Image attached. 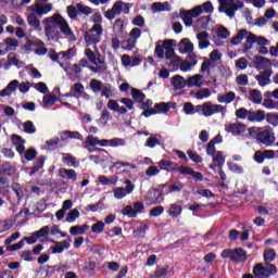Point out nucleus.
<instances>
[{
  "label": "nucleus",
  "mask_w": 278,
  "mask_h": 278,
  "mask_svg": "<svg viewBox=\"0 0 278 278\" xmlns=\"http://www.w3.org/2000/svg\"><path fill=\"white\" fill-rule=\"evenodd\" d=\"M49 0H36V3L28 7L27 23L35 29H40V20L45 14H49L53 10V4L47 3Z\"/></svg>",
  "instance_id": "1"
},
{
  "label": "nucleus",
  "mask_w": 278,
  "mask_h": 278,
  "mask_svg": "<svg viewBox=\"0 0 278 278\" xmlns=\"http://www.w3.org/2000/svg\"><path fill=\"white\" fill-rule=\"evenodd\" d=\"M197 112H201L202 116L206 117L214 116V114H222V118H225V115L227 114V106L214 104L208 101L198 105Z\"/></svg>",
  "instance_id": "2"
},
{
  "label": "nucleus",
  "mask_w": 278,
  "mask_h": 278,
  "mask_svg": "<svg viewBox=\"0 0 278 278\" xmlns=\"http://www.w3.org/2000/svg\"><path fill=\"white\" fill-rule=\"evenodd\" d=\"M45 23V34L48 40H60V38H62V34L60 33V25H58V13L53 16L47 17Z\"/></svg>",
  "instance_id": "3"
},
{
  "label": "nucleus",
  "mask_w": 278,
  "mask_h": 278,
  "mask_svg": "<svg viewBox=\"0 0 278 278\" xmlns=\"http://www.w3.org/2000/svg\"><path fill=\"white\" fill-rule=\"evenodd\" d=\"M218 12H225L229 18H233V16H236V12L244 8V1L242 0H218Z\"/></svg>",
  "instance_id": "4"
},
{
  "label": "nucleus",
  "mask_w": 278,
  "mask_h": 278,
  "mask_svg": "<svg viewBox=\"0 0 278 278\" xmlns=\"http://www.w3.org/2000/svg\"><path fill=\"white\" fill-rule=\"evenodd\" d=\"M129 10H131V4L118 0L114 2L112 9L104 12V16L108 21H114L119 14H129Z\"/></svg>",
  "instance_id": "5"
},
{
  "label": "nucleus",
  "mask_w": 278,
  "mask_h": 278,
  "mask_svg": "<svg viewBox=\"0 0 278 278\" xmlns=\"http://www.w3.org/2000/svg\"><path fill=\"white\" fill-rule=\"evenodd\" d=\"M252 273L254 278H269L271 275H277V266L268 263H257L254 265Z\"/></svg>",
  "instance_id": "6"
},
{
  "label": "nucleus",
  "mask_w": 278,
  "mask_h": 278,
  "mask_svg": "<svg viewBox=\"0 0 278 278\" xmlns=\"http://www.w3.org/2000/svg\"><path fill=\"white\" fill-rule=\"evenodd\" d=\"M119 103H123L125 106H121L116 100L111 99L108 101L106 108L117 114H127V110H134V100L129 98H122Z\"/></svg>",
  "instance_id": "7"
},
{
  "label": "nucleus",
  "mask_w": 278,
  "mask_h": 278,
  "mask_svg": "<svg viewBox=\"0 0 278 278\" xmlns=\"http://www.w3.org/2000/svg\"><path fill=\"white\" fill-rule=\"evenodd\" d=\"M101 36H103V26L100 24H96L89 30L85 31L84 39L87 47L99 45L101 42Z\"/></svg>",
  "instance_id": "8"
},
{
  "label": "nucleus",
  "mask_w": 278,
  "mask_h": 278,
  "mask_svg": "<svg viewBox=\"0 0 278 278\" xmlns=\"http://www.w3.org/2000/svg\"><path fill=\"white\" fill-rule=\"evenodd\" d=\"M223 260H231L232 262H236L237 264H240L241 262H247V252L239 248L235 250L226 249L222 252Z\"/></svg>",
  "instance_id": "9"
},
{
  "label": "nucleus",
  "mask_w": 278,
  "mask_h": 278,
  "mask_svg": "<svg viewBox=\"0 0 278 278\" xmlns=\"http://www.w3.org/2000/svg\"><path fill=\"white\" fill-rule=\"evenodd\" d=\"M255 42L261 47H266L267 45H270V41H268L266 37L256 36L255 34L250 33L243 46V53H247V51H250V49H253V45H255Z\"/></svg>",
  "instance_id": "10"
},
{
  "label": "nucleus",
  "mask_w": 278,
  "mask_h": 278,
  "mask_svg": "<svg viewBox=\"0 0 278 278\" xmlns=\"http://www.w3.org/2000/svg\"><path fill=\"white\" fill-rule=\"evenodd\" d=\"M56 25H59V30L67 40L75 41V33H73V29H71V26L68 25V22H66L65 18L62 17V15L56 13Z\"/></svg>",
  "instance_id": "11"
},
{
  "label": "nucleus",
  "mask_w": 278,
  "mask_h": 278,
  "mask_svg": "<svg viewBox=\"0 0 278 278\" xmlns=\"http://www.w3.org/2000/svg\"><path fill=\"white\" fill-rule=\"evenodd\" d=\"M180 14L182 16V21L186 27H192V25L194 24L193 18L201 16V7H194L193 9L188 11H181Z\"/></svg>",
  "instance_id": "12"
},
{
  "label": "nucleus",
  "mask_w": 278,
  "mask_h": 278,
  "mask_svg": "<svg viewBox=\"0 0 278 278\" xmlns=\"http://www.w3.org/2000/svg\"><path fill=\"white\" fill-rule=\"evenodd\" d=\"M275 140V132L270 129L260 130L256 135V141L265 147H271Z\"/></svg>",
  "instance_id": "13"
},
{
  "label": "nucleus",
  "mask_w": 278,
  "mask_h": 278,
  "mask_svg": "<svg viewBox=\"0 0 278 278\" xmlns=\"http://www.w3.org/2000/svg\"><path fill=\"white\" fill-rule=\"evenodd\" d=\"M178 49H179V53H181L182 55H189V58H197V55H194V43H192V41H190V39L188 38H184L180 40L179 45H178Z\"/></svg>",
  "instance_id": "14"
},
{
  "label": "nucleus",
  "mask_w": 278,
  "mask_h": 278,
  "mask_svg": "<svg viewBox=\"0 0 278 278\" xmlns=\"http://www.w3.org/2000/svg\"><path fill=\"white\" fill-rule=\"evenodd\" d=\"M147 205H157L160 203H164V193L157 191V189L152 188L148 191V195L146 197Z\"/></svg>",
  "instance_id": "15"
},
{
  "label": "nucleus",
  "mask_w": 278,
  "mask_h": 278,
  "mask_svg": "<svg viewBox=\"0 0 278 278\" xmlns=\"http://www.w3.org/2000/svg\"><path fill=\"white\" fill-rule=\"evenodd\" d=\"M223 58V54L218 50H213L210 53V59H205L204 62L201 65L200 73H205L206 71H210L212 68V64L214 62H218Z\"/></svg>",
  "instance_id": "16"
},
{
  "label": "nucleus",
  "mask_w": 278,
  "mask_h": 278,
  "mask_svg": "<svg viewBox=\"0 0 278 278\" xmlns=\"http://www.w3.org/2000/svg\"><path fill=\"white\" fill-rule=\"evenodd\" d=\"M126 187H117L113 189V194L115 199H125L127 194H131L134 192L135 186L131 184V180L127 179L125 180Z\"/></svg>",
  "instance_id": "17"
},
{
  "label": "nucleus",
  "mask_w": 278,
  "mask_h": 278,
  "mask_svg": "<svg viewBox=\"0 0 278 278\" xmlns=\"http://www.w3.org/2000/svg\"><path fill=\"white\" fill-rule=\"evenodd\" d=\"M225 131L232 136H242L247 131V126L242 123H228L225 125Z\"/></svg>",
  "instance_id": "18"
},
{
  "label": "nucleus",
  "mask_w": 278,
  "mask_h": 278,
  "mask_svg": "<svg viewBox=\"0 0 278 278\" xmlns=\"http://www.w3.org/2000/svg\"><path fill=\"white\" fill-rule=\"evenodd\" d=\"M271 76H273V70H265L260 72V74L255 76V79L258 83V86H261L262 88H266V86H270Z\"/></svg>",
  "instance_id": "19"
},
{
  "label": "nucleus",
  "mask_w": 278,
  "mask_h": 278,
  "mask_svg": "<svg viewBox=\"0 0 278 278\" xmlns=\"http://www.w3.org/2000/svg\"><path fill=\"white\" fill-rule=\"evenodd\" d=\"M275 157V151L274 150H258L254 153L253 160L256 161L257 164H264V161L267 160H274Z\"/></svg>",
  "instance_id": "20"
},
{
  "label": "nucleus",
  "mask_w": 278,
  "mask_h": 278,
  "mask_svg": "<svg viewBox=\"0 0 278 278\" xmlns=\"http://www.w3.org/2000/svg\"><path fill=\"white\" fill-rule=\"evenodd\" d=\"M177 104L174 102H160L154 105L155 114H168V110H175Z\"/></svg>",
  "instance_id": "21"
},
{
  "label": "nucleus",
  "mask_w": 278,
  "mask_h": 278,
  "mask_svg": "<svg viewBox=\"0 0 278 278\" xmlns=\"http://www.w3.org/2000/svg\"><path fill=\"white\" fill-rule=\"evenodd\" d=\"M273 66V62L266 56H258L255 62L256 71H273L270 68Z\"/></svg>",
  "instance_id": "22"
},
{
  "label": "nucleus",
  "mask_w": 278,
  "mask_h": 278,
  "mask_svg": "<svg viewBox=\"0 0 278 278\" xmlns=\"http://www.w3.org/2000/svg\"><path fill=\"white\" fill-rule=\"evenodd\" d=\"M204 84L205 81L203 80V75L201 74H195L187 79L188 88H201V86H203Z\"/></svg>",
  "instance_id": "23"
},
{
  "label": "nucleus",
  "mask_w": 278,
  "mask_h": 278,
  "mask_svg": "<svg viewBox=\"0 0 278 278\" xmlns=\"http://www.w3.org/2000/svg\"><path fill=\"white\" fill-rule=\"evenodd\" d=\"M170 84H172L174 90H181V89L186 88V86L188 87V80H186V78H184V76H181V75L173 76Z\"/></svg>",
  "instance_id": "24"
},
{
  "label": "nucleus",
  "mask_w": 278,
  "mask_h": 278,
  "mask_svg": "<svg viewBox=\"0 0 278 278\" xmlns=\"http://www.w3.org/2000/svg\"><path fill=\"white\" fill-rule=\"evenodd\" d=\"M11 141L16 147L15 149L17 153H20V155H23V153H25V139H23V137L18 135H12Z\"/></svg>",
  "instance_id": "25"
},
{
  "label": "nucleus",
  "mask_w": 278,
  "mask_h": 278,
  "mask_svg": "<svg viewBox=\"0 0 278 278\" xmlns=\"http://www.w3.org/2000/svg\"><path fill=\"white\" fill-rule=\"evenodd\" d=\"M197 39L199 42V49H207V47H210V33L205 30L198 33Z\"/></svg>",
  "instance_id": "26"
},
{
  "label": "nucleus",
  "mask_w": 278,
  "mask_h": 278,
  "mask_svg": "<svg viewBox=\"0 0 278 278\" xmlns=\"http://www.w3.org/2000/svg\"><path fill=\"white\" fill-rule=\"evenodd\" d=\"M16 88H18V80H11L7 87L0 91V97H12V93L16 92Z\"/></svg>",
  "instance_id": "27"
},
{
  "label": "nucleus",
  "mask_w": 278,
  "mask_h": 278,
  "mask_svg": "<svg viewBox=\"0 0 278 278\" xmlns=\"http://www.w3.org/2000/svg\"><path fill=\"white\" fill-rule=\"evenodd\" d=\"M59 136L62 140V142L68 140L71 138L72 140H81L83 136L79 134V131H71V130H63L59 132Z\"/></svg>",
  "instance_id": "28"
},
{
  "label": "nucleus",
  "mask_w": 278,
  "mask_h": 278,
  "mask_svg": "<svg viewBox=\"0 0 278 278\" xmlns=\"http://www.w3.org/2000/svg\"><path fill=\"white\" fill-rule=\"evenodd\" d=\"M249 121L250 123H262V121H266V112L262 110L250 111Z\"/></svg>",
  "instance_id": "29"
},
{
  "label": "nucleus",
  "mask_w": 278,
  "mask_h": 278,
  "mask_svg": "<svg viewBox=\"0 0 278 278\" xmlns=\"http://www.w3.org/2000/svg\"><path fill=\"white\" fill-rule=\"evenodd\" d=\"M59 175L62 179H68L71 181H77V172L75 169L60 168Z\"/></svg>",
  "instance_id": "30"
},
{
  "label": "nucleus",
  "mask_w": 278,
  "mask_h": 278,
  "mask_svg": "<svg viewBox=\"0 0 278 278\" xmlns=\"http://www.w3.org/2000/svg\"><path fill=\"white\" fill-rule=\"evenodd\" d=\"M86 91V87L81 83H75L71 87V97H75L76 99H80L81 94Z\"/></svg>",
  "instance_id": "31"
},
{
  "label": "nucleus",
  "mask_w": 278,
  "mask_h": 278,
  "mask_svg": "<svg viewBox=\"0 0 278 278\" xmlns=\"http://www.w3.org/2000/svg\"><path fill=\"white\" fill-rule=\"evenodd\" d=\"M217 101L218 103H226V105L233 103V101H236V92L228 91L226 93L219 94L217 97Z\"/></svg>",
  "instance_id": "32"
},
{
  "label": "nucleus",
  "mask_w": 278,
  "mask_h": 278,
  "mask_svg": "<svg viewBox=\"0 0 278 278\" xmlns=\"http://www.w3.org/2000/svg\"><path fill=\"white\" fill-rule=\"evenodd\" d=\"M88 229H90V226H88V224H84L81 226H73L70 228V233L71 236H84V233H86Z\"/></svg>",
  "instance_id": "33"
},
{
  "label": "nucleus",
  "mask_w": 278,
  "mask_h": 278,
  "mask_svg": "<svg viewBox=\"0 0 278 278\" xmlns=\"http://www.w3.org/2000/svg\"><path fill=\"white\" fill-rule=\"evenodd\" d=\"M75 55H76L75 48H70L66 51L59 52V60H61L62 62H66L68 60H73Z\"/></svg>",
  "instance_id": "34"
},
{
  "label": "nucleus",
  "mask_w": 278,
  "mask_h": 278,
  "mask_svg": "<svg viewBox=\"0 0 278 278\" xmlns=\"http://www.w3.org/2000/svg\"><path fill=\"white\" fill-rule=\"evenodd\" d=\"M8 62L9 64L16 66L17 68H23V66L25 65L23 61L18 60V55L14 52H10L8 54Z\"/></svg>",
  "instance_id": "35"
},
{
  "label": "nucleus",
  "mask_w": 278,
  "mask_h": 278,
  "mask_svg": "<svg viewBox=\"0 0 278 278\" xmlns=\"http://www.w3.org/2000/svg\"><path fill=\"white\" fill-rule=\"evenodd\" d=\"M62 162L73 168H77V166H79V162L75 156H73V154H63Z\"/></svg>",
  "instance_id": "36"
},
{
  "label": "nucleus",
  "mask_w": 278,
  "mask_h": 278,
  "mask_svg": "<svg viewBox=\"0 0 278 278\" xmlns=\"http://www.w3.org/2000/svg\"><path fill=\"white\" fill-rule=\"evenodd\" d=\"M249 33L247 29H240L238 34L231 39L232 45H240L244 38H249Z\"/></svg>",
  "instance_id": "37"
},
{
  "label": "nucleus",
  "mask_w": 278,
  "mask_h": 278,
  "mask_svg": "<svg viewBox=\"0 0 278 278\" xmlns=\"http://www.w3.org/2000/svg\"><path fill=\"white\" fill-rule=\"evenodd\" d=\"M115 90L116 89H114V86L106 83L102 85L101 94L102 97H105V99H110L111 97H114Z\"/></svg>",
  "instance_id": "38"
},
{
  "label": "nucleus",
  "mask_w": 278,
  "mask_h": 278,
  "mask_svg": "<svg viewBox=\"0 0 278 278\" xmlns=\"http://www.w3.org/2000/svg\"><path fill=\"white\" fill-rule=\"evenodd\" d=\"M103 81L99 80V79H91L89 83V88L92 92H94V94L101 92V90H103Z\"/></svg>",
  "instance_id": "39"
},
{
  "label": "nucleus",
  "mask_w": 278,
  "mask_h": 278,
  "mask_svg": "<svg viewBox=\"0 0 278 278\" xmlns=\"http://www.w3.org/2000/svg\"><path fill=\"white\" fill-rule=\"evenodd\" d=\"M161 138L162 136L160 135H150V137L146 141V147H148L149 149H155V147L160 144Z\"/></svg>",
  "instance_id": "40"
},
{
  "label": "nucleus",
  "mask_w": 278,
  "mask_h": 278,
  "mask_svg": "<svg viewBox=\"0 0 278 278\" xmlns=\"http://www.w3.org/2000/svg\"><path fill=\"white\" fill-rule=\"evenodd\" d=\"M181 212H184V208L179 204H170L168 214L172 218H177L181 216Z\"/></svg>",
  "instance_id": "41"
},
{
  "label": "nucleus",
  "mask_w": 278,
  "mask_h": 278,
  "mask_svg": "<svg viewBox=\"0 0 278 278\" xmlns=\"http://www.w3.org/2000/svg\"><path fill=\"white\" fill-rule=\"evenodd\" d=\"M162 170H177V163L173 161L163 160L159 163Z\"/></svg>",
  "instance_id": "42"
},
{
  "label": "nucleus",
  "mask_w": 278,
  "mask_h": 278,
  "mask_svg": "<svg viewBox=\"0 0 278 278\" xmlns=\"http://www.w3.org/2000/svg\"><path fill=\"white\" fill-rule=\"evenodd\" d=\"M4 43L7 45V51L9 53V51H16V49L18 48V40L9 37L4 39Z\"/></svg>",
  "instance_id": "43"
},
{
  "label": "nucleus",
  "mask_w": 278,
  "mask_h": 278,
  "mask_svg": "<svg viewBox=\"0 0 278 278\" xmlns=\"http://www.w3.org/2000/svg\"><path fill=\"white\" fill-rule=\"evenodd\" d=\"M125 29V22L122 18H117L113 24V30L115 36H121Z\"/></svg>",
  "instance_id": "44"
},
{
  "label": "nucleus",
  "mask_w": 278,
  "mask_h": 278,
  "mask_svg": "<svg viewBox=\"0 0 278 278\" xmlns=\"http://www.w3.org/2000/svg\"><path fill=\"white\" fill-rule=\"evenodd\" d=\"M195 8H201V14L214 13V4H212V1H206L201 5H197Z\"/></svg>",
  "instance_id": "45"
},
{
  "label": "nucleus",
  "mask_w": 278,
  "mask_h": 278,
  "mask_svg": "<svg viewBox=\"0 0 278 278\" xmlns=\"http://www.w3.org/2000/svg\"><path fill=\"white\" fill-rule=\"evenodd\" d=\"M250 101H252V103H256V104L262 103V91H260L257 89H252L250 91Z\"/></svg>",
  "instance_id": "46"
},
{
  "label": "nucleus",
  "mask_w": 278,
  "mask_h": 278,
  "mask_svg": "<svg viewBox=\"0 0 278 278\" xmlns=\"http://www.w3.org/2000/svg\"><path fill=\"white\" fill-rule=\"evenodd\" d=\"M191 60V63L188 61H182L180 63V71L188 72L192 68V66H197V58H189Z\"/></svg>",
  "instance_id": "47"
},
{
  "label": "nucleus",
  "mask_w": 278,
  "mask_h": 278,
  "mask_svg": "<svg viewBox=\"0 0 278 278\" xmlns=\"http://www.w3.org/2000/svg\"><path fill=\"white\" fill-rule=\"evenodd\" d=\"M43 108H51L52 105H55V102L58 101V97L53 94H46L43 96Z\"/></svg>",
  "instance_id": "48"
},
{
  "label": "nucleus",
  "mask_w": 278,
  "mask_h": 278,
  "mask_svg": "<svg viewBox=\"0 0 278 278\" xmlns=\"http://www.w3.org/2000/svg\"><path fill=\"white\" fill-rule=\"evenodd\" d=\"M275 257H277V253L273 249H267L264 252L265 264H270V262H275Z\"/></svg>",
  "instance_id": "49"
},
{
  "label": "nucleus",
  "mask_w": 278,
  "mask_h": 278,
  "mask_svg": "<svg viewBox=\"0 0 278 278\" xmlns=\"http://www.w3.org/2000/svg\"><path fill=\"white\" fill-rule=\"evenodd\" d=\"M131 97L134 100L137 101V103H142V101H144V99H147V96H144V93L142 91H140L139 89H131Z\"/></svg>",
  "instance_id": "50"
},
{
  "label": "nucleus",
  "mask_w": 278,
  "mask_h": 278,
  "mask_svg": "<svg viewBox=\"0 0 278 278\" xmlns=\"http://www.w3.org/2000/svg\"><path fill=\"white\" fill-rule=\"evenodd\" d=\"M45 156H39L37 160V163L33 166L31 170H30V176L31 175H36V173H38V170H41V168L45 167Z\"/></svg>",
  "instance_id": "51"
},
{
  "label": "nucleus",
  "mask_w": 278,
  "mask_h": 278,
  "mask_svg": "<svg viewBox=\"0 0 278 278\" xmlns=\"http://www.w3.org/2000/svg\"><path fill=\"white\" fill-rule=\"evenodd\" d=\"M165 58L166 60H170L172 62H174V64H179V62H181V59L175 55V50L173 48L169 50H165Z\"/></svg>",
  "instance_id": "52"
},
{
  "label": "nucleus",
  "mask_w": 278,
  "mask_h": 278,
  "mask_svg": "<svg viewBox=\"0 0 278 278\" xmlns=\"http://www.w3.org/2000/svg\"><path fill=\"white\" fill-rule=\"evenodd\" d=\"M79 216H80L79 210L73 208L71 212L67 213L65 220L67 223H75V220H77Z\"/></svg>",
  "instance_id": "53"
},
{
  "label": "nucleus",
  "mask_w": 278,
  "mask_h": 278,
  "mask_svg": "<svg viewBox=\"0 0 278 278\" xmlns=\"http://www.w3.org/2000/svg\"><path fill=\"white\" fill-rule=\"evenodd\" d=\"M250 115H251V111L247 110L245 108H241L236 111V117L241 121H244L247 118L249 121Z\"/></svg>",
  "instance_id": "54"
},
{
  "label": "nucleus",
  "mask_w": 278,
  "mask_h": 278,
  "mask_svg": "<svg viewBox=\"0 0 278 278\" xmlns=\"http://www.w3.org/2000/svg\"><path fill=\"white\" fill-rule=\"evenodd\" d=\"M76 8L78 10V15L85 14V16H90L92 14V8L86 7L81 3H77Z\"/></svg>",
  "instance_id": "55"
},
{
  "label": "nucleus",
  "mask_w": 278,
  "mask_h": 278,
  "mask_svg": "<svg viewBox=\"0 0 278 278\" xmlns=\"http://www.w3.org/2000/svg\"><path fill=\"white\" fill-rule=\"evenodd\" d=\"M213 162L215 166H218L219 168L225 166V156H223V152H217L216 155L213 154Z\"/></svg>",
  "instance_id": "56"
},
{
  "label": "nucleus",
  "mask_w": 278,
  "mask_h": 278,
  "mask_svg": "<svg viewBox=\"0 0 278 278\" xmlns=\"http://www.w3.org/2000/svg\"><path fill=\"white\" fill-rule=\"evenodd\" d=\"M138 41L131 39L130 37L129 39L122 41V48L125 49V51H131V49H134Z\"/></svg>",
  "instance_id": "57"
},
{
  "label": "nucleus",
  "mask_w": 278,
  "mask_h": 278,
  "mask_svg": "<svg viewBox=\"0 0 278 278\" xmlns=\"http://www.w3.org/2000/svg\"><path fill=\"white\" fill-rule=\"evenodd\" d=\"M30 88H31V83H29V81L20 83L18 81L17 89L20 92H22V94H27V92H29Z\"/></svg>",
  "instance_id": "58"
},
{
  "label": "nucleus",
  "mask_w": 278,
  "mask_h": 278,
  "mask_svg": "<svg viewBox=\"0 0 278 278\" xmlns=\"http://www.w3.org/2000/svg\"><path fill=\"white\" fill-rule=\"evenodd\" d=\"M85 55L87 60L91 62V64H94L97 66V54H94V52L90 48L85 49Z\"/></svg>",
  "instance_id": "59"
},
{
  "label": "nucleus",
  "mask_w": 278,
  "mask_h": 278,
  "mask_svg": "<svg viewBox=\"0 0 278 278\" xmlns=\"http://www.w3.org/2000/svg\"><path fill=\"white\" fill-rule=\"evenodd\" d=\"M168 265H165L164 267H156L155 269V277L156 278H162L166 277L168 275Z\"/></svg>",
  "instance_id": "60"
},
{
  "label": "nucleus",
  "mask_w": 278,
  "mask_h": 278,
  "mask_svg": "<svg viewBox=\"0 0 278 278\" xmlns=\"http://www.w3.org/2000/svg\"><path fill=\"white\" fill-rule=\"evenodd\" d=\"M105 229V224L103 222H98L91 226L92 233H103Z\"/></svg>",
  "instance_id": "61"
},
{
  "label": "nucleus",
  "mask_w": 278,
  "mask_h": 278,
  "mask_svg": "<svg viewBox=\"0 0 278 278\" xmlns=\"http://www.w3.org/2000/svg\"><path fill=\"white\" fill-rule=\"evenodd\" d=\"M25 134H34L36 131V126L34 125V122L27 121L23 124Z\"/></svg>",
  "instance_id": "62"
},
{
  "label": "nucleus",
  "mask_w": 278,
  "mask_h": 278,
  "mask_svg": "<svg viewBox=\"0 0 278 278\" xmlns=\"http://www.w3.org/2000/svg\"><path fill=\"white\" fill-rule=\"evenodd\" d=\"M66 12H67V16H70L71 18H76L77 16H79V12L77 10V4L68 5L66 8Z\"/></svg>",
  "instance_id": "63"
},
{
  "label": "nucleus",
  "mask_w": 278,
  "mask_h": 278,
  "mask_svg": "<svg viewBox=\"0 0 278 278\" xmlns=\"http://www.w3.org/2000/svg\"><path fill=\"white\" fill-rule=\"evenodd\" d=\"M263 105L267 108V110H278V102H275L273 99H265Z\"/></svg>",
  "instance_id": "64"
}]
</instances>
